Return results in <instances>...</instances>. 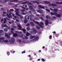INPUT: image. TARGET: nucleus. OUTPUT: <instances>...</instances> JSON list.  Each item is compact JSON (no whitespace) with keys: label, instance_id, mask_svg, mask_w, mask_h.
<instances>
[{"label":"nucleus","instance_id":"nucleus-1","mask_svg":"<svg viewBox=\"0 0 62 62\" xmlns=\"http://www.w3.org/2000/svg\"><path fill=\"white\" fill-rule=\"evenodd\" d=\"M17 26L18 27H19V28H18V30H22L24 34H26V31L25 29H24L22 28V26H21L20 25L18 24L17 25Z\"/></svg>","mask_w":62,"mask_h":62},{"label":"nucleus","instance_id":"nucleus-2","mask_svg":"<svg viewBox=\"0 0 62 62\" xmlns=\"http://www.w3.org/2000/svg\"><path fill=\"white\" fill-rule=\"evenodd\" d=\"M11 15H12V13H9V14H8V13L6 14V16H7L8 17V18H9L12 17V16H11Z\"/></svg>","mask_w":62,"mask_h":62},{"label":"nucleus","instance_id":"nucleus-3","mask_svg":"<svg viewBox=\"0 0 62 62\" xmlns=\"http://www.w3.org/2000/svg\"><path fill=\"white\" fill-rule=\"evenodd\" d=\"M0 34L1 35H4V31L2 30H0Z\"/></svg>","mask_w":62,"mask_h":62},{"label":"nucleus","instance_id":"nucleus-4","mask_svg":"<svg viewBox=\"0 0 62 62\" xmlns=\"http://www.w3.org/2000/svg\"><path fill=\"white\" fill-rule=\"evenodd\" d=\"M49 6H53V7H56L57 6V5L55 4H50L48 5Z\"/></svg>","mask_w":62,"mask_h":62},{"label":"nucleus","instance_id":"nucleus-5","mask_svg":"<svg viewBox=\"0 0 62 62\" xmlns=\"http://www.w3.org/2000/svg\"><path fill=\"white\" fill-rule=\"evenodd\" d=\"M37 12L39 13H43V10H39L37 11Z\"/></svg>","mask_w":62,"mask_h":62},{"label":"nucleus","instance_id":"nucleus-6","mask_svg":"<svg viewBox=\"0 0 62 62\" xmlns=\"http://www.w3.org/2000/svg\"><path fill=\"white\" fill-rule=\"evenodd\" d=\"M9 42H12L13 43H14V42H15V39H14V38H11V40H9Z\"/></svg>","mask_w":62,"mask_h":62},{"label":"nucleus","instance_id":"nucleus-7","mask_svg":"<svg viewBox=\"0 0 62 62\" xmlns=\"http://www.w3.org/2000/svg\"><path fill=\"white\" fill-rule=\"evenodd\" d=\"M44 6H42L41 5H39L38 6V7L39 8H43V9H44L45 8Z\"/></svg>","mask_w":62,"mask_h":62},{"label":"nucleus","instance_id":"nucleus-8","mask_svg":"<svg viewBox=\"0 0 62 62\" xmlns=\"http://www.w3.org/2000/svg\"><path fill=\"white\" fill-rule=\"evenodd\" d=\"M25 19H27V20H29V17L28 16H25Z\"/></svg>","mask_w":62,"mask_h":62},{"label":"nucleus","instance_id":"nucleus-9","mask_svg":"<svg viewBox=\"0 0 62 62\" xmlns=\"http://www.w3.org/2000/svg\"><path fill=\"white\" fill-rule=\"evenodd\" d=\"M5 39V38L4 37L0 38V42H3V41H2V40H4Z\"/></svg>","mask_w":62,"mask_h":62},{"label":"nucleus","instance_id":"nucleus-10","mask_svg":"<svg viewBox=\"0 0 62 62\" xmlns=\"http://www.w3.org/2000/svg\"><path fill=\"white\" fill-rule=\"evenodd\" d=\"M33 2L35 3H36V4H40V2H38V0L34 1Z\"/></svg>","mask_w":62,"mask_h":62},{"label":"nucleus","instance_id":"nucleus-11","mask_svg":"<svg viewBox=\"0 0 62 62\" xmlns=\"http://www.w3.org/2000/svg\"><path fill=\"white\" fill-rule=\"evenodd\" d=\"M5 36L8 39H9L10 38V36H9L7 34H6L5 35Z\"/></svg>","mask_w":62,"mask_h":62},{"label":"nucleus","instance_id":"nucleus-12","mask_svg":"<svg viewBox=\"0 0 62 62\" xmlns=\"http://www.w3.org/2000/svg\"><path fill=\"white\" fill-rule=\"evenodd\" d=\"M44 3H45V4H50L51 2H49V1H44Z\"/></svg>","mask_w":62,"mask_h":62},{"label":"nucleus","instance_id":"nucleus-13","mask_svg":"<svg viewBox=\"0 0 62 62\" xmlns=\"http://www.w3.org/2000/svg\"><path fill=\"white\" fill-rule=\"evenodd\" d=\"M1 27H7V25L2 24L1 25Z\"/></svg>","mask_w":62,"mask_h":62},{"label":"nucleus","instance_id":"nucleus-14","mask_svg":"<svg viewBox=\"0 0 62 62\" xmlns=\"http://www.w3.org/2000/svg\"><path fill=\"white\" fill-rule=\"evenodd\" d=\"M56 4H57L58 5H59L60 4L62 5V2H56Z\"/></svg>","mask_w":62,"mask_h":62},{"label":"nucleus","instance_id":"nucleus-15","mask_svg":"<svg viewBox=\"0 0 62 62\" xmlns=\"http://www.w3.org/2000/svg\"><path fill=\"white\" fill-rule=\"evenodd\" d=\"M45 24L46 25H48V23H49V21L47 20H46L45 21Z\"/></svg>","mask_w":62,"mask_h":62},{"label":"nucleus","instance_id":"nucleus-16","mask_svg":"<svg viewBox=\"0 0 62 62\" xmlns=\"http://www.w3.org/2000/svg\"><path fill=\"white\" fill-rule=\"evenodd\" d=\"M46 18L47 19H50L51 18V17H50V16H47L46 15Z\"/></svg>","mask_w":62,"mask_h":62},{"label":"nucleus","instance_id":"nucleus-17","mask_svg":"<svg viewBox=\"0 0 62 62\" xmlns=\"http://www.w3.org/2000/svg\"><path fill=\"white\" fill-rule=\"evenodd\" d=\"M18 34L17 33H14L13 34V36L14 37H17V36H18Z\"/></svg>","mask_w":62,"mask_h":62},{"label":"nucleus","instance_id":"nucleus-18","mask_svg":"<svg viewBox=\"0 0 62 62\" xmlns=\"http://www.w3.org/2000/svg\"><path fill=\"white\" fill-rule=\"evenodd\" d=\"M38 39H39V37H38V36H36L35 37L34 40L35 41H36V40Z\"/></svg>","mask_w":62,"mask_h":62},{"label":"nucleus","instance_id":"nucleus-19","mask_svg":"<svg viewBox=\"0 0 62 62\" xmlns=\"http://www.w3.org/2000/svg\"><path fill=\"white\" fill-rule=\"evenodd\" d=\"M30 24H31V26H34V23L32 22H30Z\"/></svg>","mask_w":62,"mask_h":62},{"label":"nucleus","instance_id":"nucleus-20","mask_svg":"<svg viewBox=\"0 0 62 62\" xmlns=\"http://www.w3.org/2000/svg\"><path fill=\"white\" fill-rule=\"evenodd\" d=\"M29 8H30L31 9H32L33 8V7L32 6H31L30 4L29 5Z\"/></svg>","mask_w":62,"mask_h":62},{"label":"nucleus","instance_id":"nucleus-21","mask_svg":"<svg viewBox=\"0 0 62 62\" xmlns=\"http://www.w3.org/2000/svg\"><path fill=\"white\" fill-rule=\"evenodd\" d=\"M24 23H25V24H26V23H27V22H28V20L26 19H25L24 20Z\"/></svg>","mask_w":62,"mask_h":62},{"label":"nucleus","instance_id":"nucleus-22","mask_svg":"<svg viewBox=\"0 0 62 62\" xmlns=\"http://www.w3.org/2000/svg\"><path fill=\"white\" fill-rule=\"evenodd\" d=\"M10 0H4L3 2L5 4V3H7V2L8 1H9Z\"/></svg>","mask_w":62,"mask_h":62},{"label":"nucleus","instance_id":"nucleus-23","mask_svg":"<svg viewBox=\"0 0 62 62\" xmlns=\"http://www.w3.org/2000/svg\"><path fill=\"white\" fill-rule=\"evenodd\" d=\"M26 36H29V35H30V34L28 32H27L26 34Z\"/></svg>","mask_w":62,"mask_h":62},{"label":"nucleus","instance_id":"nucleus-24","mask_svg":"<svg viewBox=\"0 0 62 62\" xmlns=\"http://www.w3.org/2000/svg\"><path fill=\"white\" fill-rule=\"evenodd\" d=\"M30 18H33V17H34V15L32 14H31L30 15Z\"/></svg>","mask_w":62,"mask_h":62},{"label":"nucleus","instance_id":"nucleus-25","mask_svg":"<svg viewBox=\"0 0 62 62\" xmlns=\"http://www.w3.org/2000/svg\"><path fill=\"white\" fill-rule=\"evenodd\" d=\"M33 22H34L35 23H36L37 24H38L39 23V22H37V21H35V20H33Z\"/></svg>","mask_w":62,"mask_h":62},{"label":"nucleus","instance_id":"nucleus-26","mask_svg":"<svg viewBox=\"0 0 62 62\" xmlns=\"http://www.w3.org/2000/svg\"><path fill=\"white\" fill-rule=\"evenodd\" d=\"M33 30L34 32L36 33H37V32H38V31L37 30H36V29H33Z\"/></svg>","mask_w":62,"mask_h":62},{"label":"nucleus","instance_id":"nucleus-27","mask_svg":"<svg viewBox=\"0 0 62 62\" xmlns=\"http://www.w3.org/2000/svg\"><path fill=\"white\" fill-rule=\"evenodd\" d=\"M53 10L54 11H55V12H57L58 11V10L57 9H53Z\"/></svg>","mask_w":62,"mask_h":62},{"label":"nucleus","instance_id":"nucleus-28","mask_svg":"<svg viewBox=\"0 0 62 62\" xmlns=\"http://www.w3.org/2000/svg\"><path fill=\"white\" fill-rule=\"evenodd\" d=\"M38 24L39 26H40V27H41V28H43V26H42V25H40L39 23V24Z\"/></svg>","mask_w":62,"mask_h":62},{"label":"nucleus","instance_id":"nucleus-29","mask_svg":"<svg viewBox=\"0 0 62 62\" xmlns=\"http://www.w3.org/2000/svg\"><path fill=\"white\" fill-rule=\"evenodd\" d=\"M16 12V15H17V16H21V15H20L19 14V13H18V12Z\"/></svg>","mask_w":62,"mask_h":62},{"label":"nucleus","instance_id":"nucleus-30","mask_svg":"<svg viewBox=\"0 0 62 62\" xmlns=\"http://www.w3.org/2000/svg\"><path fill=\"white\" fill-rule=\"evenodd\" d=\"M35 37V36H33L32 35L30 37L31 39H32L33 38H34Z\"/></svg>","mask_w":62,"mask_h":62},{"label":"nucleus","instance_id":"nucleus-31","mask_svg":"<svg viewBox=\"0 0 62 62\" xmlns=\"http://www.w3.org/2000/svg\"><path fill=\"white\" fill-rule=\"evenodd\" d=\"M56 16L57 17H60L61 16V15H59V14L57 15H56Z\"/></svg>","mask_w":62,"mask_h":62},{"label":"nucleus","instance_id":"nucleus-32","mask_svg":"<svg viewBox=\"0 0 62 62\" xmlns=\"http://www.w3.org/2000/svg\"><path fill=\"white\" fill-rule=\"evenodd\" d=\"M4 42H8V40H4L3 41Z\"/></svg>","mask_w":62,"mask_h":62},{"label":"nucleus","instance_id":"nucleus-33","mask_svg":"<svg viewBox=\"0 0 62 62\" xmlns=\"http://www.w3.org/2000/svg\"><path fill=\"white\" fill-rule=\"evenodd\" d=\"M15 9H16V10L15 11V12H18L19 10V9H16V8H15Z\"/></svg>","mask_w":62,"mask_h":62},{"label":"nucleus","instance_id":"nucleus-34","mask_svg":"<svg viewBox=\"0 0 62 62\" xmlns=\"http://www.w3.org/2000/svg\"><path fill=\"white\" fill-rule=\"evenodd\" d=\"M30 28L29 27H28L27 28V30L28 31L30 30Z\"/></svg>","mask_w":62,"mask_h":62},{"label":"nucleus","instance_id":"nucleus-35","mask_svg":"<svg viewBox=\"0 0 62 62\" xmlns=\"http://www.w3.org/2000/svg\"><path fill=\"white\" fill-rule=\"evenodd\" d=\"M26 26L29 27V26H30V24L28 23L26 25Z\"/></svg>","mask_w":62,"mask_h":62},{"label":"nucleus","instance_id":"nucleus-36","mask_svg":"<svg viewBox=\"0 0 62 62\" xmlns=\"http://www.w3.org/2000/svg\"><path fill=\"white\" fill-rule=\"evenodd\" d=\"M11 5H13V6L14 5H15L14 3H8V5H11Z\"/></svg>","mask_w":62,"mask_h":62},{"label":"nucleus","instance_id":"nucleus-37","mask_svg":"<svg viewBox=\"0 0 62 62\" xmlns=\"http://www.w3.org/2000/svg\"><path fill=\"white\" fill-rule=\"evenodd\" d=\"M4 31L6 32H7L8 31V30L7 28H5L4 29Z\"/></svg>","mask_w":62,"mask_h":62},{"label":"nucleus","instance_id":"nucleus-38","mask_svg":"<svg viewBox=\"0 0 62 62\" xmlns=\"http://www.w3.org/2000/svg\"><path fill=\"white\" fill-rule=\"evenodd\" d=\"M31 11H32L34 12L35 11V10L33 9H31Z\"/></svg>","mask_w":62,"mask_h":62},{"label":"nucleus","instance_id":"nucleus-39","mask_svg":"<svg viewBox=\"0 0 62 62\" xmlns=\"http://www.w3.org/2000/svg\"><path fill=\"white\" fill-rule=\"evenodd\" d=\"M46 11H47L49 12H50V10H49V9H46Z\"/></svg>","mask_w":62,"mask_h":62},{"label":"nucleus","instance_id":"nucleus-40","mask_svg":"<svg viewBox=\"0 0 62 62\" xmlns=\"http://www.w3.org/2000/svg\"><path fill=\"white\" fill-rule=\"evenodd\" d=\"M37 28L38 29H40V27L38 26H37Z\"/></svg>","mask_w":62,"mask_h":62},{"label":"nucleus","instance_id":"nucleus-41","mask_svg":"<svg viewBox=\"0 0 62 62\" xmlns=\"http://www.w3.org/2000/svg\"><path fill=\"white\" fill-rule=\"evenodd\" d=\"M40 25H43L44 24L42 22H40Z\"/></svg>","mask_w":62,"mask_h":62},{"label":"nucleus","instance_id":"nucleus-42","mask_svg":"<svg viewBox=\"0 0 62 62\" xmlns=\"http://www.w3.org/2000/svg\"><path fill=\"white\" fill-rule=\"evenodd\" d=\"M41 60L43 62H45V60L44 59L42 58L41 59Z\"/></svg>","mask_w":62,"mask_h":62},{"label":"nucleus","instance_id":"nucleus-43","mask_svg":"<svg viewBox=\"0 0 62 62\" xmlns=\"http://www.w3.org/2000/svg\"><path fill=\"white\" fill-rule=\"evenodd\" d=\"M50 14H51V15H54V13L52 12H51Z\"/></svg>","mask_w":62,"mask_h":62},{"label":"nucleus","instance_id":"nucleus-44","mask_svg":"<svg viewBox=\"0 0 62 62\" xmlns=\"http://www.w3.org/2000/svg\"><path fill=\"white\" fill-rule=\"evenodd\" d=\"M40 19H41V20H42V21L44 20V19H43V18L42 17H40Z\"/></svg>","mask_w":62,"mask_h":62},{"label":"nucleus","instance_id":"nucleus-45","mask_svg":"<svg viewBox=\"0 0 62 62\" xmlns=\"http://www.w3.org/2000/svg\"><path fill=\"white\" fill-rule=\"evenodd\" d=\"M21 13L22 15H26L25 13H23V12H22Z\"/></svg>","mask_w":62,"mask_h":62},{"label":"nucleus","instance_id":"nucleus-46","mask_svg":"<svg viewBox=\"0 0 62 62\" xmlns=\"http://www.w3.org/2000/svg\"><path fill=\"white\" fill-rule=\"evenodd\" d=\"M52 35H50L49 36V39H52Z\"/></svg>","mask_w":62,"mask_h":62},{"label":"nucleus","instance_id":"nucleus-47","mask_svg":"<svg viewBox=\"0 0 62 62\" xmlns=\"http://www.w3.org/2000/svg\"><path fill=\"white\" fill-rule=\"evenodd\" d=\"M54 15H57V13L56 12H54Z\"/></svg>","mask_w":62,"mask_h":62},{"label":"nucleus","instance_id":"nucleus-48","mask_svg":"<svg viewBox=\"0 0 62 62\" xmlns=\"http://www.w3.org/2000/svg\"><path fill=\"white\" fill-rule=\"evenodd\" d=\"M55 36L56 37H58L59 36V35L58 34H56Z\"/></svg>","mask_w":62,"mask_h":62},{"label":"nucleus","instance_id":"nucleus-49","mask_svg":"<svg viewBox=\"0 0 62 62\" xmlns=\"http://www.w3.org/2000/svg\"><path fill=\"white\" fill-rule=\"evenodd\" d=\"M7 54L8 55H9V52H8L7 53Z\"/></svg>","mask_w":62,"mask_h":62},{"label":"nucleus","instance_id":"nucleus-50","mask_svg":"<svg viewBox=\"0 0 62 62\" xmlns=\"http://www.w3.org/2000/svg\"><path fill=\"white\" fill-rule=\"evenodd\" d=\"M3 21H4V19H1V22H3Z\"/></svg>","mask_w":62,"mask_h":62},{"label":"nucleus","instance_id":"nucleus-51","mask_svg":"<svg viewBox=\"0 0 62 62\" xmlns=\"http://www.w3.org/2000/svg\"><path fill=\"white\" fill-rule=\"evenodd\" d=\"M40 15L41 16H42V17H45V16H44V15Z\"/></svg>","mask_w":62,"mask_h":62},{"label":"nucleus","instance_id":"nucleus-52","mask_svg":"<svg viewBox=\"0 0 62 62\" xmlns=\"http://www.w3.org/2000/svg\"><path fill=\"white\" fill-rule=\"evenodd\" d=\"M20 7H22V8H23V9H25V8L24 7H22V6H20Z\"/></svg>","mask_w":62,"mask_h":62},{"label":"nucleus","instance_id":"nucleus-53","mask_svg":"<svg viewBox=\"0 0 62 62\" xmlns=\"http://www.w3.org/2000/svg\"><path fill=\"white\" fill-rule=\"evenodd\" d=\"M10 10L11 11H14V10L12 9H10Z\"/></svg>","mask_w":62,"mask_h":62},{"label":"nucleus","instance_id":"nucleus-54","mask_svg":"<svg viewBox=\"0 0 62 62\" xmlns=\"http://www.w3.org/2000/svg\"><path fill=\"white\" fill-rule=\"evenodd\" d=\"M14 30V29L13 28H12L11 29V30H12V31Z\"/></svg>","mask_w":62,"mask_h":62},{"label":"nucleus","instance_id":"nucleus-55","mask_svg":"<svg viewBox=\"0 0 62 62\" xmlns=\"http://www.w3.org/2000/svg\"><path fill=\"white\" fill-rule=\"evenodd\" d=\"M52 18H53V19H56V17L55 16H53Z\"/></svg>","mask_w":62,"mask_h":62},{"label":"nucleus","instance_id":"nucleus-56","mask_svg":"<svg viewBox=\"0 0 62 62\" xmlns=\"http://www.w3.org/2000/svg\"><path fill=\"white\" fill-rule=\"evenodd\" d=\"M7 27V28H8V29L9 30V29H10V27L8 26V25H7V27Z\"/></svg>","mask_w":62,"mask_h":62},{"label":"nucleus","instance_id":"nucleus-57","mask_svg":"<svg viewBox=\"0 0 62 62\" xmlns=\"http://www.w3.org/2000/svg\"><path fill=\"white\" fill-rule=\"evenodd\" d=\"M35 19L36 20H37V21H38V20H39V19H38V18H35Z\"/></svg>","mask_w":62,"mask_h":62},{"label":"nucleus","instance_id":"nucleus-58","mask_svg":"<svg viewBox=\"0 0 62 62\" xmlns=\"http://www.w3.org/2000/svg\"><path fill=\"white\" fill-rule=\"evenodd\" d=\"M33 59V58H31L29 59L30 60H32Z\"/></svg>","mask_w":62,"mask_h":62},{"label":"nucleus","instance_id":"nucleus-59","mask_svg":"<svg viewBox=\"0 0 62 62\" xmlns=\"http://www.w3.org/2000/svg\"><path fill=\"white\" fill-rule=\"evenodd\" d=\"M21 11H22V12H23V11H24V10H20Z\"/></svg>","mask_w":62,"mask_h":62},{"label":"nucleus","instance_id":"nucleus-60","mask_svg":"<svg viewBox=\"0 0 62 62\" xmlns=\"http://www.w3.org/2000/svg\"><path fill=\"white\" fill-rule=\"evenodd\" d=\"M2 16L3 17H6V16L5 15H3Z\"/></svg>","mask_w":62,"mask_h":62},{"label":"nucleus","instance_id":"nucleus-61","mask_svg":"<svg viewBox=\"0 0 62 62\" xmlns=\"http://www.w3.org/2000/svg\"><path fill=\"white\" fill-rule=\"evenodd\" d=\"M3 14H6V12H3Z\"/></svg>","mask_w":62,"mask_h":62},{"label":"nucleus","instance_id":"nucleus-62","mask_svg":"<svg viewBox=\"0 0 62 62\" xmlns=\"http://www.w3.org/2000/svg\"><path fill=\"white\" fill-rule=\"evenodd\" d=\"M25 39H28V37H26V36H25Z\"/></svg>","mask_w":62,"mask_h":62},{"label":"nucleus","instance_id":"nucleus-63","mask_svg":"<svg viewBox=\"0 0 62 62\" xmlns=\"http://www.w3.org/2000/svg\"><path fill=\"white\" fill-rule=\"evenodd\" d=\"M25 7L26 8H27V6L26 5H25Z\"/></svg>","mask_w":62,"mask_h":62},{"label":"nucleus","instance_id":"nucleus-64","mask_svg":"<svg viewBox=\"0 0 62 62\" xmlns=\"http://www.w3.org/2000/svg\"><path fill=\"white\" fill-rule=\"evenodd\" d=\"M25 53V51H23L22 52V54H23V53Z\"/></svg>","mask_w":62,"mask_h":62}]
</instances>
